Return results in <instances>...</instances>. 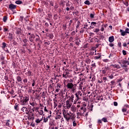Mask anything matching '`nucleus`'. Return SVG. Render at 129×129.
<instances>
[{"label": "nucleus", "mask_w": 129, "mask_h": 129, "mask_svg": "<svg viewBox=\"0 0 129 129\" xmlns=\"http://www.w3.org/2000/svg\"><path fill=\"white\" fill-rule=\"evenodd\" d=\"M16 34H17V35H20V34H21V30L20 29L17 30Z\"/></svg>", "instance_id": "473e14b6"}, {"label": "nucleus", "mask_w": 129, "mask_h": 129, "mask_svg": "<svg viewBox=\"0 0 129 129\" xmlns=\"http://www.w3.org/2000/svg\"><path fill=\"white\" fill-rule=\"evenodd\" d=\"M16 4H17V5H21V4H22V1H16Z\"/></svg>", "instance_id": "c756f323"}, {"label": "nucleus", "mask_w": 129, "mask_h": 129, "mask_svg": "<svg viewBox=\"0 0 129 129\" xmlns=\"http://www.w3.org/2000/svg\"><path fill=\"white\" fill-rule=\"evenodd\" d=\"M82 97V92L81 91H78L75 94H71L70 96V99L72 102H74V104H76L78 100L81 99Z\"/></svg>", "instance_id": "f257e3e1"}, {"label": "nucleus", "mask_w": 129, "mask_h": 129, "mask_svg": "<svg viewBox=\"0 0 129 129\" xmlns=\"http://www.w3.org/2000/svg\"><path fill=\"white\" fill-rule=\"evenodd\" d=\"M102 121H103L104 122H107V118H106V117H103L102 119Z\"/></svg>", "instance_id": "b1692460"}, {"label": "nucleus", "mask_w": 129, "mask_h": 129, "mask_svg": "<svg viewBox=\"0 0 129 129\" xmlns=\"http://www.w3.org/2000/svg\"><path fill=\"white\" fill-rule=\"evenodd\" d=\"M100 31H101V32H103V31H104V28L103 27V26L101 27Z\"/></svg>", "instance_id": "6e6d98bb"}, {"label": "nucleus", "mask_w": 129, "mask_h": 129, "mask_svg": "<svg viewBox=\"0 0 129 129\" xmlns=\"http://www.w3.org/2000/svg\"><path fill=\"white\" fill-rule=\"evenodd\" d=\"M29 97H24L20 101L21 105H28V102H29Z\"/></svg>", "instance_id": "39448f33"}, {"label": "nucleus", "mask_w": 129, "mask_h": 129, "mask_svg": "<svg viewBox=\"0 0 129 129\" xmlns=\"http://www.w3.org/2000/svg\"><path fill=\"white\" fill-rule=\"evenodd\" d=\"M93 108V105H91V106L90 107L89 109H90V110H91V111H92Z\"/></svg>", "instance_id": "49530a36"}, {"label": "nucleus", "mask_w": 129, "mask_h": 129, "mask_svg": "<svg viewBox=\"0 0 129 129\" xmlns=\"http://www.w3.org/2000/svg\"><path fill=\"white\" fill-rule=\"evenodd\" d=\"M66 104L67 108H68V109H69V108L71 107L72 104L70 101H69V100H68L66 101Z\"/></svg>", "instance_id": "1a4fd4ad"}, {"label": "nucleus", "mask_w": 129, "mask_h": 129, "mask_svg": "<svg viewBox=\"0 0 129 129\" xmlns=\"http://www.w3.org/2000/svg\"><path fill=\"white\" fill-rule=\"evenodd\" d=\"M108 78H109L110 79H113V75H111V76H108Z\"/></svg>", "instance_id": "8fccbe9b"}, {"label": "nucleus", "mask_w": 129, "mask_h": 129, "mask_svg": "<svg viewBox=\"0 0 129 129\" xmlns=\"http://www.w3.org/2000/svg\"><path fill=\"white\" fill-rule=\"evenodd\" d=\"M10 121H11L10 120H7V122L6 123L7 126H10Z\"/></svg>", "instance_id": "cd10ccee"}, {"label": "nucleus", "mask_w": 129, "mask_h": 129, "mask_svg": "<svg viewBox=\"0 0 129 129\" xmlns=\"http://www.w3.org/2000/svg\"><path fill=\"white\" fill-rule=\"evenodd\" d=\"M103 80H104V81L105 82H106V80H107V78H106V77H103Z\"/></svg>", "instance_id": "052dcab7"}, {"label": "nucleus", "mask_w": 129, "mask_h": 129, "mask_svg": "<svg viewBox=\"0 0 129 129\" xmlns=\"http://www.w3.org/2000/svg\"><path fill=\"white\" fill-rule=\"evenodd\" d=\"M8 39L10 40V41H12V40H13V34L9 33Z\"/></svg>", "instance_id": "f3484780"}, {"label": "nucleus", "mask_w": 129, "mask_h": 129, "mask_svg": "<svg viewBox=\"0 0 129 129\" xmlns=\"http://www.w3.org/2000/svg\"><path fill=\"white\" fill-rule=\"evenodd\" d=\"M114 106H117V103L116 102H114Z\"/></svg>", "instance_id": "69168bd1"}, {"label": "nucleus", "mask_w": 129, "mask_h": 129, "mask_svg": "<svg viewBox=\"0 0 129 129\" xmlns=\"http://www.w3.org/2000/svg\"><path fill=\"white\" fill-rule=\"evenodd\" d=\"M103 62H108V59H103Z\"/></svg>", "instance_id": "e2e57ef3"}, {"label": "nucleus", "mask_w": 129, "mask_h": 129, "mask_svg": "<svg viewBox=\"0 0 129 129\" xmlns=\"http://www.w3.org/2000/svg\"><path fill=\"white\" fill-rule=\"evenodd\" d=\"M35 39V35L31 34L29 37V41L30 42H34V39Z\"/></svg>", "instance_id": "9b49d317"}, {"label": "nucleus", "mask_w": 129, "mask_h": 129, "mask_svg": "<svg viewBox=\"0 0 129 129\" xmlns=\"http://www.w3.org/2000/svg\"><path fill=\"white\" fill-rule=\"evenodd\" d=\"M7 20H8V17H7V16H5L3 18V21L6 23V22H7Z\"/></svg>", "instance_id": "7c9ffc66"}, {"label": "nucleus", "mask_w": 129, "mask_h": 129, "mask_svg": "<svg viewBox=\"0 0 129 129\" xmlns=\"http://www.w3.org/2000/svg\"><path fill=\"white\" fill-rule=\"evenodd\" d=\"M91 55H96V50L91 51Z\"/></svg>", "instance_id": "bb28decb"}, {"label": "nucleus", "mask_w": 129, "mask_h": 129, "mask_svg": "<svg viewBox=\"0 0 129 129\" xmlns=\"http://www.w3.org/2000/svg\"><path fill=\"white\" fill-rule=\"evenodd\" d=\"M101 122H102V121H101V119H99V120H98V123H101Z\"/></svg>", "instance_id": "338daca9"}, {"label": "nucleus", "mask_w": 129, "mask_h": 129, "mask_svg": "<svg viewBox=\"0 0 129 129\" xmlns=\"http://www.w3.org/2000/svg\"><path fill=\"white\" fill-rule=\"evenodd\" d=\"M120 32L121 33V36H125V34H126L125 33V32L124 31H123V30H120Z\"/></svg>", "instance_id": "a211bd4d"}, {"label": "nucleus", "mask_w": 129, "mask_h": 129, "mask_svg": "<svg viewBox=\"0 0 129 129\" xmlns=\"http://www.w3.org/2000/svg\"><path fill=\"white\" fill-rule=\"evenodd\" d=\"M70 42H72L73 41V37H70L69 39Z\"/></svg>", "instance_id": "603ef678"}, {"label": "nucleus", "mask_w": 129, "mask_h": 129, "mask_svg": "<svg viewBox=\"0 0 129 129\" xmlns=\"http://www.w3.org/2000/svg\"><path fill=\"white\" fill-rule=\"evenodd\" d=\"M35 110V111H36V112H38V111H39V108L36 107Z\"/></svg>", "instance_id": "680f3d73"}, {"label": "nucleus", "mask_w": 129, "mask_h": 129, "mask_svg": "<svg viewBox=\"0 0 129 129\" xmlns=\"http://www.w3.org/2000/svg\"><path fill=\"white\" fill-rule=\"evenodd\" d=\"M2 48H6V47H7V44L6 43V42H3L2 43Z\"/></svg>", "instance_id": "2f4dec72"}, {"label": "nucleus", "mask_w": 129, "mask_h": 129, "mask_svg": "<svg viewBox=\"0 0 129 129\" xmlns=\"http://www.w3.org/2000/svg\"><path fill=\"white\" fill-rule=\"evenodd\" d=\"M82 87H83V83L81 82L79 84V90H81L82 92H83Z\"/></svg>", "instance_id": "ddd939ff"}, {"label": "nucleus", "mask_w": 129, "mask_h": 129, "mask_svg": "<svg viewBox=\"0 0 129 129\" xmlns=\"http://www.w3.org/2000/svg\"><path fill=\"white\" fill-rule=\"evenodd\" d=\"M47 121H48V118H45L44 117L43 119V122H47Z\"/></svg>", "instance_id": "58836bf2"}, {"label": "nucleus", "mask_w": 129, "mask_h": 129, "mask_svg": "<svg viewBox=\"0 0 129 129\" xmlns=\"http://www.w3.org/2000/svg\"><path fill=\"white\" fill-rule=\"evenodd\" d=\"M56 89L55 90L56 92H59V90H60V88H61V87H62V85L57 83L56 85Z\"/></svg>", "instance_id": "9d476101"}, {"label": "nucleus", "mask_w": 129, "mask_h": 129, "mask_svg": "<svg viewBox=\"0 0 129 129\" xmlns=\"http://www.w3.org/2000/svg\"><path fill=\"white\" fill-rule=\"evenodd\" d=\"M30 105H31L32 106H35V105H36V103L35 102H32V103H30Z\"/></svg>", "instance_id": "ea45409f"}, {"label": "nucleus", "mask_w": 129, "mask_h": 129, "mask_svg": "<svg viewBox=\"0 0 129 129\" xmlns=\"http://www.w3.org/2000/svg\"><path fill=\"white\" fill-rule=\"evenodd\" d=\"M102 73L103 74H106V71L104 70L102 71Z\"/></svg>", "instance_id": "bf43d9fd"}, {"label": "nucleus", "mask_w": 129, "mask_h": 129, "mask_svg": "<svg viewBox=\"0 0 129 129\" xmlns=\"http://www.w3.org/2000/svg\"><path fill=\"white\" fill-rule=\"evenodd\" d=\"M111 66H112L113 68H116V69H120L121 67L119 64H111Z\"/></svg>", "instance_id": "f8f14e48"}, {"label": "nucleus", "mask_w": 129, "mask_h": 129, "mask_svg": "<svg viewBox=\"0 0 129 129\" xmlns=\"http://www.w3.org/2000/svg\"><path fill=\"white\" fill-rule=\"evenodd\" d=\"M20 106H21V105L19 103H15L14 105V109L15 110H16V111H19L20 110Z\"/></svg>", "instance_id": "0eeeda50"}, {"label": "nucleus", "mask_w": 129, "mask_h": 129, "mask_svg": "<svg viewBox=\"0 0 129 129\" xmlns=\"http://www.w3.org/2000/svg\"><path fill=\"white\" fill-rule=\"evenodd\" d=\"M125 33L126 34H128L129 33V29L128 28H126L125 31H124Z\"/></svg>", "instance_id": "e433bc0d"}, {"label": "nucleus", "mask_w": 129, "mask_h": 129, "mask_svg": "<svg viewBox=\"0 0 129 129\" xmlns=\"http://www.w3.org/2000/svg\"><path fill=\"white\" fill-rule=\"evenodd\" d=\"M35 84H36V80H33L32 83V87H34V86H35Z\"/></svg>", "instance_id": "393cba45"}, {"label": "nucleus", "mask_w": 129, "mask_h": 129, "mask_svg": "<svg viewBox=\"0 0 129 129\" xmlns=\"http://www.w3.org/2000/svg\"><path fill=\"white\" fill-rule=\"evenodd\" d=\"M99 31H100V30H99V28H95L93 30V32L94 33H98V32H99Z\"/></svg>", "instance_id": "4be33fe9"}, {"label": "nucleus", "mask_w": 129, "mask_h": 129, "mask_svg": "<svg viewBox=\"0 0 129 129\" xmlns=\"http://www.w3.org/2000/svg\"><path fill=\"white\" fill-rule=\"evenodd\" d=\"M57 105H58V104H57V103L54 102V106H53L54 108H56V107H57Z\"/></svg>", "instance_id": "c03bdc74"}, {"label": "nucleus", "mask_w": 129, "mask_h": 129, "mask_svg": "<svg viewBox=\"0 0 129 129\" xmlns=\"http://www.w3.org/2000/svg\"><path fill=\"white\" fill-rule=\"evenodd\" d=\"M73 126H76L77 125L76 121H74L73 122Z\"/></svg>", "instance_id": "de8ad7c7"}, {"label": "nucleus", "mask_w": 129, "mask_h": 129, "mask_svg": "<svg viewBox=\"0 0 129 129\" xmlns=\"http://www.w3.org/2000/svg\"><path fill=\"white\" fill-rule=\"evenodd\" d=\"M23 41L24 43H27V42H28V39L25 38V39H23Z\"/></svg>", "instance_id": "5fc2aeb1"}, {"label": "nucleus", "mask_w": 129, "mask_h": 129, "mask_svg": "<svg viewBox=\"0 0 129 129\" xmlns=\"http://www.w3.org/2000/svg\"><path fill=\"white\" fill-rule=\"evenodd\" d=\"M122 63L124 64H127V65H129V61L127 60H123Z\"/></svg>", "instance_id": "aec40b11"}, {"label": "nucleus", "mask_w": 129, "mask_h": 129, "mask_svg": "<svg viewBox=\"0 0 129 129\" xmlns=\"http://www.w3.org/2000/svg\"><path fill=\"white\" fill-rule=\"evenodd\" d=\"M42 120H43V116L40 119H39V118L36 119L35 120V122L36 123H40V122H41Z\"/></svg>", "instance_id": "2eb2a0df"}, {"label": "nucleus", "mask_w": 129, "mask_h": 129, "mask_svg": "<svg viewBox=\"0 0 129 129\" xmlns=\"http://www.w3.org/2000/svg\"><path fill=\"white\" fill-rule=\"evenodd\" d=\"M64 74H66V75L67 76V77H68V76H69V74H70L69 72H64Z\"/></svg>", "instance_id": "79ce46f5"}, {"label": "nucleus", "mask_w": 129, "mask_h": 129, "mask_svg": "<svg viewBox=\"0 0 129 129\" xmlns=\"http://www.w3.org/2000/svg\"><path fill=\"white\" fill-rule=\"evenodd\" d=\"M9 8L11 10L12 12H14V10L17 8V6H15L14 4H10L9 6Z\"/></svg>", "instance_id": "6e6552de"}, {"label": "nucleus", "mask_w": 129, "mask_h": 129, "mask_svg": "<svg viewBox=\"0 0 129 129\" xmlns=\"http://www.w3.org/2000/svg\"><path fill=\"white\" fill-rule=\"evenodd\" d=\"M27 29L28 30V31H32V30H33V29L32 28H31V27H30V26H27Z\"/></svg>", "instance_id": "37998d69"}, {"label": "nucleus", "mask_w": 129, "mask_h": 129, "mask_svg": "<svg viewBox=\"0 0 129 129\" xmlns=\"http://www.w3.org/2000/svg\"><path fill=\"white\" fill-rule=\"evenodd\" d=\"M36 36H37V37H37L35 39V41H40V37H39V35H36Z\"/></svg>", "instance_id": "09e8293b"}, {"label": "nucleus", "mask_w": 129, "mask_h": 129, "mask_svg": "<svg viewBox=\"0 0 129 129\" xmlns=\"http://www.w3.org/2000/svg\"><path fill=\"white\" fill-rule=\"evenodd\" d=\"M70 6H71V3L69 2V1H68L66 3V7H70Z\"/></svg>", "instance_id": "c85d7f7f"}, {"label": "nucleus", "mask_w": 129, "mask_h": 129, "mask_svg": "<svg viewBox=\"0 0 129 129\" xmlns=\"http://www.w3.org/2000/svg\"><path fill=\"white\" fill-rule=\"evenodd\" d=\"M85 5H87L88 6H89L90 5V2H89V1L87 0L84 2Z\"/></svg>", "instance_id": "5701e85b"}, {"label": "nucleus", "mask_w": 129, "mask_h": 129, "mask_svg": "<svg viewBox=\"0 0 129 129\" xmlns=\"http://www.w3.org/2000/svg\"><path fill=\"white\" fill-rule=\"evenodd\" d=\"M27 74L29 76H31V75H32V72H31V71H29L27 72Z\"/></svg>", "instance_id": "a18cd8bd"}, {"label": "nucleus", "mask_w": 129, "mask_h": 129, "mask_svg": "<svg viewBox=\"0 0 129 129\" xmlns=\"http://www.w3.org/2000/svg\"><path fill=\"white\" fill-rule=\"evenodd\" d=\"M88 112L86 111V109L84 107H82L81 108L79 111H77V118L79 119V118H81V117H83V116L87 117Z\"/></svg>", "instance_id": "7ed1b4c3"}, {"label": "nucleus", "mask_w": 129, "mask_h": 129, "mask_svg": "<svg viewBox=\"0 0 129 129\" xmlns=\"http://www.w3.org/2000/svg\"><path fill=\"white\" fill-rule=\"evenodd\" d=\"M91 26H96V22H92L91 23Z\"/></svg>", "instance_id": "f704fd0d"}, {"label": "nucleus", "mask_w": 129, "mask_h": 129, "mask_svg": "<svg viewBox=\"0 0 129 129\" xmlns=\"http://www.w3.org/2000/svg\"><path fill=\"white\" fill-rule=\"evenodd\" d=\"M23 82H24V83H27V82H28V79H24V80H23Z\"/></svg>", "instance_id": "864d4df0"}, {"label": "nucleus", "mask_w": 129, "mask_h": 129, "mask_svg": "<svg viewBox=\"0 0 129 129\" xmlns=\"http://www.w3.org/2000/svg\"><path fill=\"white\" fill-rule=\"evenodd\" d=\"M38 113L40 114V115H43L44 114V111H43V110H39L38 111Z\"/></svg>", "instance_id": "6ab92c4d"}, {"label": "nucleus", "mask_w": 129, "mask_h": 129, "mask_svg": "<svg viewBox=\"0 0 129 129\" xmlns=\"http://www.w3.org/2000/svg\"><path fill=\"white\" fill-rule=\"evenodd\" d=\"M122 54H123V55H124V56H125V55H126V51L123 50L122 51Z\"/></svg>", "instance_id": "4c0bfd02"}, {"label": "nucleus", "mask_w": 129, "mask_h": 129, "mask_svg": "<svg viewBox=\"0 0 129 129\" xmlns=\"http://www.w3.org/2000/svg\"><path fill=\"white\" fill-rule=\"evenodd\" d=\"M66 87L68 89H70V90H71V92L74 93L76 91L77 85L72 83H68Z\"/></svg>", "instance_id": "20e7f679"}, {"label": "nucleus", "mask_w": 129, "mask_h": 129, "mask_svg": "<svg viewBox=\"0 0 129 129\" xmlns=\"http://www.w3.org/2000/svg\"><path fill=\"white\" fill-rule=\"evenodd\" d=\"M127 45V44H126V43H124L123 44V47H126Z\"/></svg>", "instance_id": "774afa93"}, {"label": "nucleus", "mask_w": 129, "mask_h": 129, "mask_svg": "<svg viewBox=\"0 0 129 129\" xmlns=\"http://www.w3.org/2000/svg\"><path fill=\"white\" fill-rule=\"evenodd\" d=\"M94 16H95V14L91 13L90 14V17L91 19H93V18H94Z\"/></svg>", "instance_id": "a878e982"}, {"label": "nucleus", "mask_w": 129, "mask_h": 129, "mask_svg": "<svg viewBox=\"0 0 129 129\" xmlns=\"http://www.w3.org/2000/svg\"><path fill=\"white\" fill-rule=\"evenodd\" d=\"M92 67H93L94 68H95V67H96V64H95V62H93L92 65H91Z\"/></svg>", "instance_id": "a19ab883"}, {"label": "nucleus", "mask_w": 129, "mask_h": 129, "mask_svg": "<svg viewBox=\"0 0 129 129\" xmlns=\"http://www.w3.org/2000/svg\"><path fill=\"white\" fill-rule=\"evenodd\" d=\"M62 113L63 117L66 118L67 121H69L70 119L74 120V119L76 117V116L75 115V114H74V113H72L71 111L68 112V111H66V110H64L63 111Z\"/></svg>", "instance_id": "f03ea898"}, {"label": "nucleus", "mask_w": 129, "mask_h": 129, "mask_svg": "<svg viewBox=\"0 0 129 129\" xmlns=\"http://www.w3.org/2000/svg\"><path fill=\"white\" fill-rule=\"evenodd\" d=\"M17 80L18 82H21L22 81V78L20 76H18L17 77Z\"/></svg>", "instance_id": "412c9836"}, {"label": "nucleus", "mask_w": 129, "mask_h": 129, "mask_svg": "<svg viewBox=\"0 0 129 129\" xmlns=\"http://www.w3.org/2000/svg\"><path fill=\"white\" fill-rule=\"evenodd\" d=\"M49 38H50V39H53V35L52 34H50L49 35Z\"/></svg>", "instance_id": "0e129e2a"}, {"label": "nucleus", "mask_w": 129, "mask_h": 129, "mask_svg": "<svg viewBox=\"0 0 129 129\" xmlns=\"http://www.w3.org/2000/svg\"><path fill=\"white\" fill-rule=\"evenodd\" d=\"M75 34H76V32L75 31H73L71 33L72 36H75Z\"/></svg>", "instance_id": "3c124183"}, {"label": "nucleus", "mask_w": 129, "mask_h": 129, "mask_svg": "<svg viewBox=\"0 0 129 129\" xmlns=\"http://www.w3.org/2000/svg\"><path fill=\"white\" fill-rule=\"evenodd\" d=\"M98 56H94L95 60H97L98 59H99L101 57V55L100 54V53H98Z\"/></svg>", "instance_id": "dca6fc26"}, {"label": "nucleus", "mask_w": 129, "mask_h": 129, "mask_svg": "<svg viewBox=\"0 0 129 129\" xmlns=\"http://www.w3.org/2000/svg\"><path fill=\"white\" fill-rule=\"evenodd\" d=\"M121 66L122 68H126L127 67V65L124 64H121Z\"/></svg>", "instance_id": "c9c22d12"}, {"label": "nucleus", "mask_w": 129, "mask_h": 129, "mask_svg": "<svg viewBox=\"0 0 129 129\" xmlns=\"http://www.w3.org/2000/svg\"><path fill=\"white\" fill-rule=\"evenodd\" d=\"M62 77L64 78H67V76L64 73H63V74H62Z\"/></svg>", "instance_id": "13d9d810"}, {"label": "nucleus", "mask_w": 129, "mask_h": 129, "mask_svg": "<svg viewBox=\"0 0 129 129\" xmlns=\"http://www.w3.org/2000/svg\"><path fill=\"white\" fill-rule=\"evenodd\" d=\"M122 111V112H126V109L125 108H123Z\"/></svg>", "instance_id": "4d7b16f0"}, {"label": "nucleus", "mask_w": 129, "mask_h": 129, "mask_svg": "<svg viewBox=\"0 0 129 129\" xmlns=\"http://www.w3.org/2000/svg\"><path fill=\"white\" fill-rule=\"evenodd\" d=\"M28 105H22L21 110L23 112H26V113H29V109H28Z\"/></svg>", "instance_id": "423d86ee"}, {"label": "nucleus", "mask_w": 129, "mask_h": 129, "mask_svg": "<svg viewBox=\"0 0 129 129\" xmlns=\"http://www.w3.org/2000/svg\"><path fill=\"white\" fill-rule=\"evenodd\" d=\"M61 115H57V116H56L55 117V119H60V118H61Z\"/></svg>", "instance_id": "72a5a7b5"}, {"label": "nucleus", "mask_w": 129, "mask_h": 129, "mask_svg": "<svg viewBox=\"0 0 129 129\" xmlns=\"http://www.w3.org/2000/svg\"><path fill=\"white\" fill-rule=\"evenodd\" d=\"M109 42H110V43H112V42H113L114 41V37L113 36H110L109 37Z\"/></svg>", "instance_id": "4468645a"}]
</instances>
